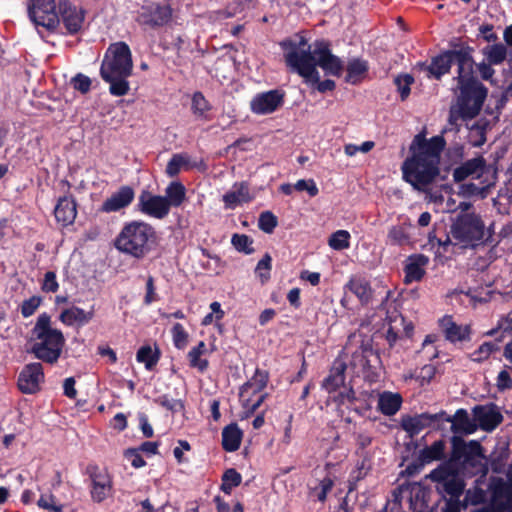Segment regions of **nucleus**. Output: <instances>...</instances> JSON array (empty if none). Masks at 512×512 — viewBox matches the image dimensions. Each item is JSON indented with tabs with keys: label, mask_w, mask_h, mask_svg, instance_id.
Returning <instances> with one entry per match:
<instances>
[{
	"label": "nucleus",
	"mask_w": 512,
	"mask_h": 512,
	"mask_svg": "<svg viewBox=\"0 0 512 512\" xmlns=\"http://www.w3.org/2000/svg\"><path fill=\"white\" fill-rule=\"evenodd\" d=\"M280 46L284 50L285 62L292 71L297 72L306 82L317 84L320 92L334 89V81H320L316 69L319 66L331 75H339L343 70V62L331 53L328 42L321 40L308 44L305 38L300 37L298 40H283Z\"/></svg>",
	"instance_id": "f257e3e1"
},
{
	"label": "nucleus",
	"mask_w": 512,
	"mask_h": 512,
	"mask_svg": "<svg viewBox=\"0 0 512 512\" xmlns=\"http://www.w3.org/2000/svg\"><path fill=\"white\" fill-rule=\"evenodd\" d=\"M445 145L442 136L427 140L421 134L416 135L410 146L411 156L402 163L403 179L416 190L425 191L440 173L438 165Z\"/></svg>",
	"instance_id": "f03ea898"
},
{
	"label": "nucleus",
	"mask_w": 512,
	"mask_h": 512,
	"mask_svg": "<svg viewBox=\"0 0 512 512\" xmlns=\"http://www.w3.org/2000/svg\"><path fill=\"white\" fill-rule=\"evenodd\" d=\"M454 80L457 83L456 103L449 109L448 123L458 130L460 120H471L479 115L487 98L488 88L475 75L474 66L454 77Z\"/></svg>",
	"instance_id": "7ed1b4c3"
},
{
	"label": "nucleus",
	"mask_w": 512,
	"mask_h": 512,
	"mask_svg": "<svg viewBox=\"0 0 512 512\" xmlns=\"http://www.w3.org/2000/svg\"><path fill=\"white\" fill-rule=\"evenodd\" d=\"M133 69L132 55L125 42H116L108 47L101 67V78L110 84L109 92L113 96H124L130 90L128 77Z\"/></svg>",
	"instance_id": "20e7f679"
},
{
	"label": "nucleus",
	"mask_w": 512,
	"mask_h": 512,
	"mask_svg": "<svg viewBox=\"0 0 512 512\" xmlns=\"http://www.w3.org/2000/svg\"><path fill=\"white\" fill-rule=\"evenodd\" d=\"M474 51V47L462 41L461 38H453L449 41V49L432 57L429 64L420 63L419 65L422 70L427 72L430 79L440 80L444 75L450 73L453 64L457 65V76H460L470 66H474Z\"/></svg>",
	"instance_id": "39448f33"
},
{
	"label": "nucleus",
	"mask_w": 512,
	"mask_h": 512,
	"mask_svg": "<svg viewBox=\"0 0 512 512\" xmlns=\"http://www.w3.org/2000/svg\"><path fill=\"white\" fill-rule=\"evenodd\" d=\"M31 334L33 343L30 353L44 363H57L65 346V338L60 330L51 326V317L48 314L38 316Z\"/></svg>",
	"instance_id": "423d86ee"
},
{
	"label": "nucleus",
	"mask_w": 512,
	"mask_h": 512,
	"mask_svg": "<svg viewBox=\"0 0 512 512\" xmlns=\"http://www.w3.org/2000/svg\"><path fill=\"white\" fill-rule=\"evenodd\" d=\"M157 240L154 227L144 221L133 220L123 225L114 240L115 248L136 259L144 258Z\"/></svg>",
	"instance_id": "0eeeda50"
},
{
	"label": "nucleus",
	"mask_w": 512,
	"mask_h": 512,
	"mask_svg": "<svg viewBox=\"0 0 512 512\" xmlns=\"http://www.w3.org/2000/svg\"><path fill=\"white\" fill-rule=\"evenodd\" d=\"M450 235L455 244L464 249H475L485 245L492 237L489 230L486 231L481 216L475 212L459 213L450 226Z\"/></svg>",
	"instance_id": "6e6552de"
},
{
	"label": "nucleus",
	"mask_w": 512,
	"mask_h": 512,
	"mask_svg": "<svg viewBox=\"0 0 512 512\" xmlns=\"http://www.w3.org/2000/svg\"><path fill=\"white\" fill-rule=\"evenodd\" d=\"M347 364L341 358H337L330 369L329 375L323 380L322 387L329 393L343 387V391L335 397L339 415L347 422H351L350 411L352 406V379L345 384V371Z\"/></svg>",
	"instance_id": "1a4fd4ad"
},
{
	"label": "nucleus",
	"mask_w": 512,
	"mask_h": 512,
	"mask_svg": "<svg viewBox=\"0 0 512 512\" xmlns=\"http://www.w3.org/2000/svg\"><path fill=\"white\" fill-rule=\"evenodd\" d=\"M57 9L58 6L54 0H31L28 5V15L36 26L54 31L60 23Z\"/></svg>",
	"instance_id": "9d476101"
},
{
	"label": "nucleus",
	"mask_w": 512,
	"mask_h": 512,
	"mask_svg": "<svg viewBox=\"0 0 512 512\" xmlns=\"http://www.w3.org/2000/svg\"><path fill=\"white\" fill-rule=\"evenodd\" d=\"M268 381L269 373L265 370L256 369L252 378L240 388V399L244 408L248 409L250 413H254L266 399L268 394L264 393L255 402H252V397L260 393L267 386Z\"/></svg>",
	"instance_id": "9b49d317"
},
{
	"label": "nucleus",
	"mask_w": 512,
	"mask_h": 512,
	"mask_svg": "<svg viewBox=\"0 0 512 512\" xmlns=\"http://www.w3.org/2000/svg\"><path fill=\"white\" fill-rule=\"evenodd\" d=\"M451 445L450 459L456 465L461 463L474 466L477 458H484L483 447L476 440L466 442L462 437L454 435L451 438Z\"/></svg>",
	"instance_id": "f8f14e48"
},
{
	"label": "nucleus",
	"mask_w": 512,
	"mask_h": 512,
	"mask_svg": "<svg viewBox=\"0 0 512 512\" xmlns=\"http://www.w3.org/2000/svg\"><path fill=\"white\" fill-rule=\"evenodd\" d=\"M172 17V9L169 5L151 3L144 5L137 13L136 21L142 26L158 28L166 25Z\"/></svg>",
	"instance_id": "ddd939ff"
},
{
	"label": "nucleus",
	"mask_w": 512,
	"mask_h": 512,
	"mask_svg": "<svg viewBox=\"0 0 512 512\" xmlns=\"http://www.w3.org/2000/svg\"><path fill=\"white\" fill-rule=\"evenodd\" d=\"M43 366L39 362L29 363L23 367L18 376L17 385L24 394H34L44 382Z\"/></svg>",
	"instance_id": "4468645a"
},
{
	"label": "nucleus",
	"mask_w": 512,
	"mask_h": 512,
	"mask_svg": "<svg viewBox=\"0 0 512 512\" xmlns=\"http://www.w3.org/2000/svg\"><path fill=\"white\" fill-rule=\"evenodd\" d=\"M441 420H450L446 418V412L443 410L435 414L421 413L415 416H405L402 418L401 426L411 436H415L423 429L441 423Z\"/></svg>",
	"instance_id": "2eb2a0df"
},
{
	"label": "nucleus",
	"mask_w": 512,
	"mask_h": 512,
	"mask_svg": "<svg viewBox=\"0 0 512 512\" xmlns=\"http://www.w3.org/2000/svg\"><path fill=\"white\" fill-rule=\"evenodd\" d=\"M139 210L156 219H164L170 212L169 203L166 198L159 195H152L143 191L138 199Z\"/></svg>",
	"instance_id": "dca6fc26"
},
{
	"label": "nucleus",
	"mask_w": 512,
	"mask_h": 512,
	"mask_svg": "<svg viewBox=\"0 0 512 512\" xmlns=\"http://www.w3.org/2000/svg\"><path fill=\"white\" fill-rule=\"evenodd\" d=\"M446 341L456 345L457 343L471 341L472 329L470 325L457 324L451 315H445L438 321Z\"/></svg>",
	"instance_id": "f3484780"
},
{
	"label": "nucleus",
	"mask_w": 512,
	"mask_h": 512,
	"mask_svg": "<svg viewBox=\"0 0 512 512\" xmlns=\"http://www.w3.org/2000/svg\"><path fill=\"white\" fill-rule=\"evenodd\" d=\"M284 96V92L278 89L259 93L251 101V110L255 114H270L282 106Z\"/></svg>",
	"instance_id": "a211bd4d"
},
{
	"label": "nucleus",
	"mask_w": 512,
	"mask_h": 512,
	"mask_svg": "<svg viewBox=\"0 0 512 512\" xmlns=\"http://www.w3.org/2000/svg\"><path fill=\"white\" fill-rule=\"evenodd\" d=\"M474 421L483 431L491 432L503 421V415L495 404L476 405L472 409Z\"/></svg>",
	"instance_id": "6ab92c4d"
},
{
	"label": "nucleus",
	"mask_w": 512,
	"mask_h": 512,
	"mask_svg": "<svg viewBox=\"0 0 512 512\" xmlns=\"http://www.w3.org/2000/svg\"><path fill=\"white\" fill-rule=\"evenodd\" d=\"M58 16L60 15L67 31L77 33L84 22V11L67 0L58 3Z\"/></svg>",
	"instance_id": "aec40b11"
},
{
	"label": "nucleus",
	"mask_w": 512,
	"mask_h": 512,
	"mask_svg": "<svg viewBox=\"0 0 512 512\" xmlns=\"http://www.w3.org/2000/svg\"><path fill=\"white\" fill-rule=\"evenodd\" d=\"M135 192L130 186H122L108 197L101 205L100 211L111 213L128 207L134 200Z\"/></svg>",
	"instance_id": "412c9836"
},
{
	"label": "nucleus",
	"mask_w": 512,
	"mask_h": 512,
	"mask_svg": "<svg viewBox=\"0 0 512 512\" xmlns=\"http://www.w3.org/2000/svg\"><path fill=\"white\" fill-rule=\"evenodd\" d=\"M429 263V258L424 254L410 255L404 265V283L411 284L421 281L426 274L425 267Z\"/></svg>",
	"instance_id": "4be33fe9"
},
{
	"label": "nucleus",
	"mask_w": 512,
	"mask_h": 512,
	"mask_svg": "<svg viewBox=\"0 0 512 512\" xmlns=\"http://www.w3.org/2000/svg\"><path fill=\"white\" fill-rule=\"evenodd\" d=\"M56 220L63 226L70 225L74 222L77 209L76 201L72 195H64L58 199L57 205L54 209Z\"/></svg>",
	"instance_id": "5701e85b"
},
{
	"label": "nucleus",
	"mask_w": 512,
	"mask_h": 512,
	"mask_svg": "<svg viewBox=\"0 0 512 512\" xmlns=\"http://www.w3.org/2000/svg\"><path fill=\"white\" fill-rule=\"evenodd\" d=\"M484 59L493 65H501L507 61L510 69L512 70V50L503 43H493L486 45L481 50Z\"/></svg>",
	"instance_id": "b1692460"
},
{
	"label": "nucleus",
	"mask_w": 512,
	"mask_h": 512,
	"mask_svg": "<svg viewBox=\"0 0 512 512\" xmlns=\"http://www.w3.org/2000/svg\"><path fill=\"white\" fill-rule=\"evenodd\" d=\"M377 391H363L358 397L354 396V412L367 419H376L377 410L374 404L377 403Z\"/></svg>",
	"instance_id": "393cba45"
},
{
	"label": "nucleus",
	"mask_w": 512,
	"mask_h": 512,
	"mask_svg": "<svg viewBox=\"0 0 512 512\" xmlns=\"http://www.w3.org/2000/svg\"><path fill=\"white\" fill-rule=\"evenodd\" d=\"M252 199L253 196L246 182L235 183L232 189L223 195V202L228 209H234L236 206L248 203Z\"/></svg>",
	"instance_id": "a878e982"
},
{
	"label": "nucleus",
	"mask_w": 512,
	"mask_h": 512,
	"mask_svg": "<svg viewBox=\"0 0 512 512\" xmlns=\"http://www.w3.org/2000/svg\"><path fill=\"white\" fill-rule=\"evenodd\" d=\"M377 411L385 416L395 415L401 408L403 398L399 393L377 391Z\"/></svg>",
	"instance_id": "bb28decb"
},
{
	"label": "nucleus",
	"mask_w": 512,
	"mask_h": 512,
	"mask_svg": "<svg viewBox=\"0 0 512 512\" xmlns=\"http://www.w3.org/2000/svg\"><path fill=\"white\" fill-rule=\"evenodd\" d=\"M485 165L486 161L483 156H477L475 158L469 159L454 169L453 179L455 182L459 183L471 175L476 174L477 176H480L485 168Z\"/></svg>",
	"instance_id": "cd10ccee"
},
{
	"label": "nucleus",
	"mask_w": 512,
	"mask_h": 512,
	"mask_svg": "<svg viewBox=\"0 0 512 512\" xmlns=\"http://www.w3.org/2000/svg\"><path fill=\"white\" fill-rule=\"evenodd\" d=\"M446 418H449L450 420H441L442 422H451V430L455 434H472L477 429V424L475 423L474 419L471 420L468 412L460 408L455 412V415L453 417L449 416L446 413Z\"/></svg>",
	"instance_id": "c85d7f7f"
},
{
	"label": "nucleus",
	"mask_w": 512,
	"mask_h": 512,
	"mask_svg": "<svg viewBox=\"0 0 512 512\" xmlns=\"http://www.w3.org/2000/svg\"><path fill=\"white\" fill-rule=\"evenodd\" d=\"M92 489L91 496L97 502L103 501L111 490V480L109 476L99 470H95L91 474Z\"/></svg>",
	"instance_id": "c756f323"
},
{
	"label": "nucleus",
	"mask_w": 512,
	"mask_h": 512,
	"mask_svg": "<svg viewBox=\"0 0 512 512\" xmlns=\"http://www.w3.org/2000/svg\"><path fill=\"white\" fill-rule=\"evenodd\" d=\"M94 317L93 308L89 311H85L82 308L77 306H73L71 308L65 309L60 314V320L62 323L66 325H84L92 320Z\"/></svg>",
	"instance_id": "7c9ffc66"
},
{
	"label": "nucleus",
	"mask_w": 512,
	"mask_h": 512,
	"mask_svg": "<svg viewBox=\"0 0 512 512\" xmlns=\"http://www.w3.org/2000/svg\"><path fill=\"white\" fill-rule=\"evenodd\" d=\"M243 437L236 423L226 426L222 431V446L225 451L234 452L239 449Z\"/></svg>",
	"instance_id": "2f4dec72"
},
{
	"label": "nucleus",
	"mask_w": 512,
	"mask_h": 512,
	"mask_svg": "<svg viewBox=\"0 0 512 512\" xmlns=\"http://www.w3.org/2000/svg\"><path fill=\"white\" fill-rule=\"evenodd\" d=\"M445 456V442L443 440L435 441L432 445L426 446L419 452L418 461L421 465L429 464L433 461L442 460Z\"/></svg>",
	"instance_id": "473e14b6"
},
{
	"label": "nucleus",
	"mask_w": 512,
	"mask_h": 512,
	"mask_svg": "<svg viewBox=\"0 0 512 512\" xmlns=\"http://www.w3.org/2000/svg\"><path fill=\"white\" fill-rule=\"evenodd\" d=\"M164 197L169 203V208L179 207L186 198V189L181 182H171L165 189Z\"/></svg>",
	"instance_id": "72a5a7b5"
},
{
	"label": "nucleus",
	"mask_w": 512,
	"mask_h": 512,
	"mask_svg": "<svg viewBox=\"0 0 512 512\" xmlns=\"http://www.w3.org/2000/svg\"><path fill=\"white\" fill-rule=\"evenodd\" d=\"M457 465L449 459L441 463L437 468L433 469L430 473V478L434 482H446L453 476L457 475Z\"/></svg>",
	"instance_id": "f704fd0d"
},
{
	"label": "nucleus",
	"mask_w": 512,
	"mask_h": 512,
	"mask_svg": "<svg viewBox=\"0 0 512 512\" xmlns=\"http://www.w3.org/2000/svg\"><path fill=\"white\" fill-rule=\"evenodd\" d=\"M182 168H189V156L183 153L174 154L167 164L166 173L168 176L174 177Z\"/></svg>",
	"instance_id": "c9c22d12"
},
{
	"label": "nucleus",
	"mask_w": 512,
	"mask_h": 512,
	"mask_svg": "<svg viewBox=\"0 0 512 512\" xmlns=\"http://www.w3.org/2000/svg\"><path fill=\"white\" fill-rule=\"evenodd\" d=\"M332 486V480L328 477H324L314 486L310 485L309 495L312 499L323 502L326 499L327 493L331 490Z\"/></svg>",
	"instance_id": "e433bc0d"
},
{
	"label": "nucleus",
	"mask_w": 512,
	"mask_h": 512,
	"mask_svg": "<svg viewBox=\"0 0 512 512\" xmlns=\"http://www.w3.org/2000/svg\"><path fill=\"white\" fill-rule=\"evenodd\" d=\"M354 295L358 297L362 305H368L373 300V290L365 280L354 281Z\"/></svg>",
	"instance_id": "4c0bfd02"
},
{
	"label": "nucleus",
	"mask_w": 512,
	"mask_h": 512,
	"mask_svg": "<svg viewBox=\"0 0 512 512\" xmlns=\"http://www.w3.org/2000/svg\"><path fill=\"white\" fill-rule=\"evenodd\" d=\"M499 350V346L494 342H484L478 349L471 354V360L477 363H482L487 360L491 354Z\"/></svg>",
	"instance_id": "58836bf2"
},
{
	"label": "nucleus",
	"mask_w": 512,
	"mask_h": 512,
	"mask_svg": "<svg viewBox=\"0 0 512 512\" xmlns=\"http://www.w3.org/2000/svg\"><path fill=\"white\" fill-rule=\"evenodd\" d=\"M138 362L145 364L146 369L151 370L158 362L159 355L157 352H153L149 345L142 346L136 355Z\"/></svg>",
	"instance_id": "ea45409f"
},
{
	"label": "nucleus",
	"mask_w": 512,
	"mask_h": 512,
	"mask_svg": "<svg viewBox=\"0 0 512 512\" xmlns=\"http://www.w3.org/2000/svg\"><path fill=\"white\" fill-rule=\"evenodd\" d=\"M242 477L235 469L231 468L224 472L222 476L221 489L223 492L229 494L234 487L240 485Z\"/></svg>",
	"instance_id": "a19ab883"
},
{
	"label": "nucleus",
	"mask_w": 512,
	"mask_h": 512,
	"mask_svg": "<svg viewBox=\"0 0 512 512\" xmlns=\"http://www.w3.org/2000/svg\"><path fill=\"white\" fill-rule=\"evenodd\" d=\"M493 64L483 59L481 62L474 64V68L479 73L480 79L489 82L491 85H497V80L494 78L495 69Z\"/></svg>",
	"instance_id": "79ce46f5"
},
{
	"label": "nucleus",
	"mask_w": 512,
	"mask_h": 512,
	"mask_svg": "<svg viewBox=\"0 0 512 512\" xmlns=\"http://www.w3.org/2000/svg\"><path fill=\"white\" fill-rule=\"evenodd\" d=\"M397 90L400 93L402 101L406 100L411 93V85L414 83V78L411 74L398 75L394 79Z\"/></svg>",
	"instance_id": "37998d69"
},
{
	"label": "nucleus",
	"mask_w": 512,
	"mask_h": 512,
	"mask_svg": "<svg viewBox=\"0 0 512 512\" xmlns=\"http://www.w3.org/2000/svg\"><path fill=\"white\" fill-rule=\"evenodd\" d=\"M464 488L463 480L459 479L457 475L444 482V491L450 498H459L463 494Z\"/></svg>",
	"instance_id": "c03bdc74"
},
{
	"label": "nucleus",
	"mask_w": 512,
	"mask_h": 512,
	"mask_svg": "<svg viewBox=\"0 0 512 512\" xmlns=\"http://www.w3.org/2000/svg\"><path fill=\"white\" fill-rule=\"evenodd\" d=\"M350 234L346 230H338L329 238V246L335 250H342L349 247Z\"/></svg>",
	"instance_id": "a18cd8bd"
},
{
	"label": "nucleus",
	"mask_w": 512,
	"mask_h": 512,
	"mask_svg": "<svg viewBox=\"0 0 512 512\" xmlns=\"http://www.w3.org/2000/svg\"><path fill=\"white\" fill-rule=\"evenodd\" d=\"M235 249L239 252H243L245 254H251L254 252L252 247L253 240L251 237L245 234H234L231 240Z\"/></svg>",
	"instance_id": "49530a36"
},
{
	"label": "nucleus",
	"mask_w": 512,
	"mask_h": 512,
	"mask_svg": "<svg viewBox=\"0 0 512 512\" xmlns=\"http://www.w3.org/2000/svg\"><path fill=\"white\" fill-rule=\"evenodd\" d=\"M369 64L366 60L354 58V85L369 79Z\"/></svg>",
	"instance_id": "de8ad7c7"
},
{
	"label": "nucleus",
	"mask_w": 512,
	"mask_h": 512,
	"mask_svg": "<svg viewBox=\"0 0 512 512\" xmlns=\"http://www.w3.org/2000/svg\"><path fill=\"white\" fill-rule=\"evenodd\" d=\"M468 142L473 147H480L486 142V131L483 126L473 125L468 134Z\"/></svg>",
	"instance_id": "09e8293b"
},
{
	"label": "nucleus",
	"mask_w": 512,
	"mask_h": 512,
	"mask_svg": "<svg viewBox=\"0 0 512 512\" xmlns=\"http://www.w3.org/2000/svg\"><path fill=\"white\" fill-rule=\"evenodd\" d=\"M258 226L263 232L272 233L277 226V218L270 211L262 212L259 216Z\"/></svg>",
	"instance_id": "8fccbe9b"
},
{
	"label": "nucleus",
	"mask_w": 512,
	"mask_h": 512,
	"mask_svg": "<svg viewBox=\"0 0 512 512\" xmlns=\"http://www.w3.org/2000/svg\"><path fill=\"white\" fill-rule=\"evenodd\" d=\"M173 343L176 348L184 349L188 344V333L180 323L174 324L172 328Z\"/></svg>",
	"instance_id": "3c124183"
},
{
	"label": "nucleus",
	"mask_w": 512,
	"mask_h": 512,
	"mask_svg": "<svg viewBox=\"0 0 512 512\" xmlns=\"http://www.w3.org/2000/svg\"><path fill=\"white\" fill-rule=\"evenodd\" d=\"M271 261V256L265 254L256 266L255 273L260 277L262 283H265L270 278Z\"/></svg>",
	"instance_id": "603ef678"
},
{
	"label": "nucleus",
	"mask_w": 512,
	"mask_h": 512,
	"mask_svg": "<svg viewBox=\"0 0 512 512\" xmlns=\"http://www.w3.org/2000/svg\"><path fill=\"white\" fill-rule=\"evenodd\" d=\"M192 110H193L194 114H197L199 116H203L205 114V112L210 110V105L202 93L196 92L193 95Z\"/></svg>",
	"instance_id": "864d4df0"
},
{
	"label": "nucleus",
	"mask_w": 512,
	"mask_h": 512,
	"mask_svg": "<svg viewBox=\"0 0 512 512\" xmlns=\"http://www.w3.org/2000/svg\"><path fill=\"white\" fill-rule=\"evenodd\" d=\"M71 84L75 90L86 94L90 90L91 79L82 73H78L71 79Z\"/></svg>",
	"instance_id": "5fc2aeb1"
},
{
	"label": "nucleus",
	"mask_w": 512,
	"mask_h": 512,
	"mask_svg": "<svg viewBox=\"0 0 512 512\" xmlns=\"http://www.w3.org/2000/svg\"><path fill=\"white\" fill-rule=\"evenodd\" d=\"M388 238L392 244L403 245L408 242V235L400 226H393L388 233Z\"/></svg>",
	"instance_id": "6e6d98bb"
},
{
	"label": "nucleus",
	"mask_w": 512,
	"mask_h": 512,
	"mask_svg": "<svg viewBox=\"0 0 512 512\" xmlns=\"http://www.w3.org/2000/svg\"><path fill=\"white\" fill-rule=\"evenodd\" d=\"M41 304V298L38 296H32L29 299L23 301L21 305V314L24 317H29L35 313L37 308Z\"/></svg>",
	"instance_id": "4d7b16f0"
},
{
	"label": "nucleus",
	"mask_w": 512,
	"mask_h": 512,
	"mask_svg": "<svg viewBox=\"0 0 512 512\" xmlns=\"http://www.w3.org/2000/svg\"><path fill=\"white\" fill-rule=\"evenodd\" d=\"M187 356L191 367L197 368L200 372H204L207 369L208 361L206 359H202V355L195 349L192 348Z\"/></svg>",
	"instance_id": "13d9d810"
},
{
	"label": "nucleus",
	"mask_w": 512,
	"mask_h": 512,
	"mask_svg": "<svg viewBox=\"0 0 512 512\" xmlns=\"http://www.w3.org/2000/svg\"><path fill=\"white\" fill-rule=\"evenodd\" d=\"M37 505L40 508L52 511V512H61L62 506L55 504V497L52 494L49 495H41L39 498Z\"/></svg>",
	"instance_id": "bf43d9fd"
},
{
	"label": "nucleus",
	"mask_w": 512,
	"mask_h": 512,
	"mask_svg": "<svg viewBox=\"0 0 512 512\" xmlns=\"http://www.w3.org/2000/svg\"><path fill=\"white\" fill-rule=\"evenodd\" d=\"M58 287L59 285L56 279L55 272H46L42 283V290L47 293H55L58 290Z\"/></svg>",
	"instance_id": "052dcab7"
},
{
	"label": "nucleus",
	"mask_w": 512,
	"mask_h": 512,
	"mask_svg": "<svg viewBox=\"0 0 512 512\" xmlns=\"http://www.w3.org/2000/svg\"><path fill=\"white\" fill-rule=\"evenodd\" d=\"M496 387L501 392L512 388V378L506 369H503L498 373L496 378Z\"/></svg>",
	"instance_id": "680f3d73"
},
{
	"label": "nucleus",
	"mask_w": 512,
	"mask_h": 512,
	"mask_svg": "<svg viewBox=\"0 0 512 512\" xmlns=\"http://www.w3.org/2000/svg\"><path fill=\"white\" fill-rule=\"evenodd\" d=\"M294 188L295 190L297 191H307L308 194L311 196V197H314L318 194V188L315 184V182L310 179V180H298L295 184H294Z\"/></svg>",
	"instance_id": "e2e57ef3"
},
{
	"label": "nucleus",
	"mask_w": 512,
	"mask_h": 512,
	"mask_svg": "<svg viewBox=\"0 0 512 512\" xmlns=\"http://www.w3.org/2000/svg\"><path fill=\"white\" fill-rule=\"evenodd\" d=\"M462 192L468 197L482 196L485 197L486 187H480L475 183H466L462 185Z\"/></svg>",
	"instance_id": "0e129e2a"
},
{
	"label": "nucleus",
	"mask_w": 512,
	"mask_h": 512,
	"mask_svg": "<svg viewBox=\"0 0 512 512\" xmlns=\"http://www.w3.org/2000/svg\"><path fill=\"white\" fill-rule=\"evenodd\" d=\"M124 456L135 468H140L146 464L139 454L138 449H127L124 453Z\"/></svg>",
	"instance_id": "69168bd1"
},
{
	"label": "nucleus",
	"mask_w": 512,
	"mask_h": 512,
	"mask_svg": "<svg viewBox=\"0 0 512 512\" xmlns=\"http://www.w3.org/2000/svg\"><path fill=\"white\" fill-rule=\"evenodd\" d=\"M467 506V502H461L459 498H449L445 507L442 509V512H461L462 509H465Z\"/></svg>",
	"instance_id": "338daca9"
},
{
	"label": "nucleus",
	"mask_w": 512,
	"mask_h": 512,
	"mask_svg": "<svg viewBox=\"0 0 512 512\" xmlns=\"http://www.w3.org/2000/svg\"><path fill=\"white\" fill-rule=\"evenodd\" d=\"M371 358H373L374 361L379 360L378 354L372 348L364 347L359 361L364 367H372Z\"/></svg>",
	"instance_id": "774afa93"
}]
</instances>
